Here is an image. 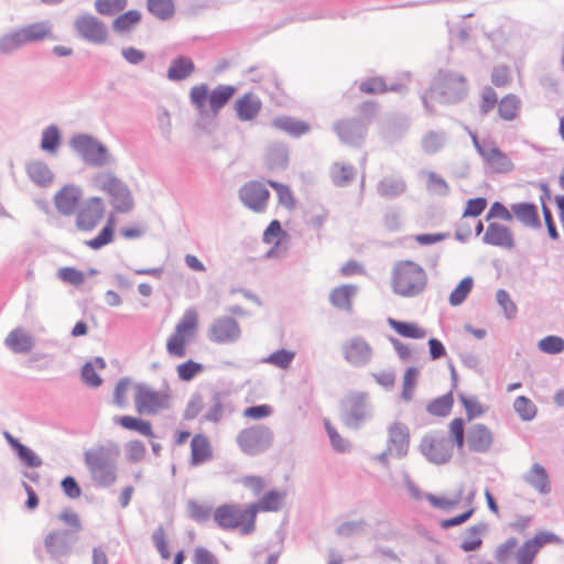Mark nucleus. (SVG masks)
<instances>
[{
	"instance_id": "obj_29",
	"label": "nucleus",
	"mask_w": 564,
	"mask_h": 564,
	"mask_svg": "<svg viewBox=\"0 0 564 564\" xmlns=\"http://www.w3.org/2000/svg\"><path fill=\"white\" fill-rule=\"evenodd\" d=\"M387 323L401 337L423 339L426 336V330L415 322H404L389 317Z\"/></svg>"
},
{
	"instance_id": "obj_43",
	"label": "nucleus",
	"mask_w": 564,
	"mask_h": 564,
	"mask_svg": "<svg viewBox=\"0 0 564 564\" xmlns=\"http://www.w3.org/2000/svg\"><path fill=\"white\" fill-rule=\"evenodd\" d=\"M453 403L454 400L452 393H446L431 401L427 404L426 410L434 416H446L449 414Z\"/></svg>"
},
{
	"instance_id": "obj_8",
	"label": "nucleus",
	"mask_w": 564,
	"mask_h": 564,
	"mask_svg": "<svg viewBox=\"0 0 564 564\" xmlns=\"http://www.w3.org/2000/svg\"><path fill=\"white\" fill-rule=\"evenodd\" d=\"M270 196L265 184L257 180L246 182L239 189L241 203L256 213H263L267 209Z\"/></svg>"
},
{
	"instance_id": "obj_59",
	"label": "nucleus",
	"mask_w": 564,
	"mask_h": 564,
	"mask_svg": "<svg viewBox=\"0 0 564 564\" xmlns=\"http://www.w3.org/2000/svg\"><path fill=\"white\" fill-rule=\"evenodd\" d=\"M59 144V133L55 127H48L43 131L41 148L44 151L55 152Z\"/></svg>"
},
{
	"instance_id": "obj_27",
	"label": "nucleus",
	"mask_w": 564,
	"mask_h": 564,
	"mask_svg": "<svg viewBox=\"0 0 564 564\" xmlns=\"http://www.w3.org/2000/svg\"><path fill=\"white\" fill-rule=\"evenodd\" d=\"M25 44L42 42L53 37L52 24L48 21H39L20 28Z\"/></svg>"
},
{
	"instance_id": "obj_25",
	"label": "nucleus",
	"mask_w": 564,
	"mask_h": 564,
	"mask_svg": "<svg viewBox=\"0 0 564 564\" xmlns=\"http://www.w3.org/2000/svg\"><path fill=\"white\" fill-rule=\"evenodd\" d=\"M44 545L52 556H62L70 549V534L68 531H52L45 536Z\"/></svg>"
},
{
	"instance_id": "obj_6",
	"label": "nucleus",
	"mask_w": 564,
	"mask_h": 564,
	"mask_svg": "<svg viewBox=\"0 0 564 564\" xmlns=\"http://www.w3.org/2000/svg\"><path fill=\"white\" fill-rule=\"evenodd\" d=\"M239 448L248 454L256 455L268 449L273 442V433L265 425H252L241 430L237 435Z\"/></svg>"
},
{
	"instance_id": "obj_50",
	"label": "nucleus",
	"mask_w": 564,
	"mask_h": 564,
	"mask_svg": "<svg viewBox=\"0 0 564 564\" xmlns=\"http://www.w3.org/2000/svg\"><path fill=\"white\" fill-rule=\"evenodd\" d=\"M459 401L462 402L468 421L481 416L485 413V408L478 398L474 395L460 394Z\"/></svg>"
},
{
	"instance_id": "obj_1",
	"label": "nucleus",
	"mask_w": 564,
	"mask_h": 564,
	"mask_svg": "<svg viewBox=\"0 0 564 564\" xmlns=\"http://www.w3.org/2000/svg\"><path fill=\"white\" fill-rule=\"evenodd\" d=\"M448 433L458 449L466 445L473 453L485 454L494 445V433L482 423L471 425L465 437V422L462 417H455L448 424Z\"/></svg>"
},
{
	"instance_id": "obj_22",
	"label": "nucleus",
	"mask_w": 564,
	"mask_h": 564,
	"mask_svg": "<svg viewBox=\"0 0 564 564\" xmlns=\"http://www.w3.org/2000/svg\"><path fill=\"white\" fill-rule=\"evenodd\" d=\"M262 108L261 100L252 93H247L235 102L237 116L242 121L253 120Z\"/></svg>"
},
{
	"instance_id": "obj_3",
	"label": "nucleus",
	"mask_w": 564,
	"mask_h": 564,
	"mask_svg": "<svg viewBox=\"0 0 564 564\" xmlns=\"http://www.w3.org/2000/svg\"><path fill=\"white\" fill-rule=\"evenodd\" d=\"M213 519L221 530H238L242 535L252 534L257 528L254 511L250 505H221L214 510Z\"/></svg>"
},
{
	"instance_id": "obj_2",
	"label": "nucleus",
	"mask_w": 564,
	"mask_h": 564,
	"mask_svg": "<svg viewBox=\"0 0 564 564\" xmlns=\"http://www.w3.org/2000/svg\"><path fill=\"white\" fill-rule=\"evenodd\" d=\"M199 329V313L196 308H186L176 322L173 332L165 341L170 357L182 359L187 355V348Z\"/></svg>"
},
{
	"instance_id": "obj_33",
	"label": "nucleus",
	"mask_w": 564,
	"mask_h": 564,
	"mask_svg": "<svg viewBox=\"0 0 564 564\" xmlns=\"http://www.w3.org/2000/svg\"><path fill=\"white\" fill-rule=\"evenodd\" d=\"M272 124L274 128L295 137L305 134L310 130V126L306 122L286 116L275 118Z\"/></svg>"
},
{
	"instance_id": "obj_16",
	"label": "nucleus",
	"mask_w": 564,
	"mask_h": 564,
	"mask_svg": "<svg viewBox=\"0 0 564 564\" xmlns=\"http://www.w3.org/2000/svg\"><path fill=\"white\" fill-rule=\"evenodd\" d=\"M86 464L99 482L109 485L115 482L116 474L113 467L102 453H89L86 455Z\"/></svg>"
},
{
	"instance_id": "obj_45",
	"label": "nucleus",
	"mask_w": 564,
	"mask_h": 564,
	"mask_svg": "<svg viewBox=\"0 0 564 564\" xmlns=\"http://www.w3.org/2000/svg\"><path fill=\"white\" fill-rule=\"evenodd\" d=\"M113 229H115V218L111 216L106 226L101 229L98 236L94 239L87 240L86 245L94 249H100L101 247L110 243L113 239Z\"/></svg>"
},
{
	"instance_id": "obj_24",
	"label": "nucleus",
	"mask_w": 564,
	"mask_h": 564,
	"mask_svg": "<svg viewBox=\"0 0 564 564\" xmlns=\"http://www.w3.org/2000/svg\"><path fill=\"white\" fill-rule=\"evenodd\" d=\"M524 481L539 494L546 495L551 491V482L546 469L539 463H534L523 476Z\"/></svg>"
},
{
	"instance_id": "obj_57",
	"label": "nucleus",
	"mask_w": 564,
	"mask_h": 564,
	"mask_svg": "<svg viewBox=\"0 0 564 564\" xmlns=\"http://www.w3.org/2000/svg\"><path fill=\"white\" fill-rule=\"evenodd\" d=\"M496 106H498L497 93L491 87H486L480 95L479 109L481 113H489Z\"/></svg>"
},
{
	"instance_id": "obj_30",
	"label": "nucleus",
	"mask_w": 564,
	"mask_h": 564,
	"mask_svg": "<svg viewBox=\"0 0 564 564\" xmlns=\"http://www.w3.org/2000/svg\"><path fill=\"white\" fill-rule=\"evenodd\" d=\"M406 189V184L402 177L386 176L377 186L379 195L383 198H395L401 196Z\"/></svg>"
},
{
	"instance_id": "obj_34",
	"label": "nucleus",
	"mask_w": 564,
	"mask_h": 564,
	"mask_svg": "<svg viewBox=\"0 0 564 564\" xmlns=\"http://www.w3.org/2000/svg\"><path fill=\"white\" fill-rule=\"evenodd\" d=\"M117 422L120 426L126 430H131L140 433L141 435L154 438L155 434L153 433L152 425L149 421L138 419L130 415L120 416L117 419Z\"/></svg>"
},
{
	"instance_id": "obj_18",
	"label": "nucleus",
	"mask_w": 564,
	"mask_h": 564,
	"mask_svg": "<svg viewBox=\"0 0 564 564\" xmlns=\"http://www.w3.org/2000/svg\"><path fill=\"white\" fill-rule=\"evenodd\" d=\"M213 458V446L209 438L204 434H195L191 440L189 464L200 466Z\"/></svg>"
},
{
	"instance_id": "obj_12",
	"label": "nucleus",
	"mask_w": 564,
	"mask_h": 564,
	"mask_svg": "<svg viewBox=\"0 0 564 564\" xmlns=\"http://www.w3.org/2000/svg\"><path fill=\"white\" fill-rule=\"evenodd\" d=\"M74 26L82 37L96 44L105 43L108 37L105 23L91 14L79 15Z\"/></svg>"
},
{
	"instance_id": "obj_37",
	"label": "nucleus",
	"mask_w": 564,
	"mask_h": 564,
	"mask_svg": "<svg viewBox=\"0 0 564 564\" xmlns=\"http://www.w3.org/2000/svg\"><path fill=\"white\" fill-rule=\"evenodd\" d=\"M26 172L30 178L41 186L51 184L54 177L48 166L41 161L31 162L26 166Z\"/></svg>"
},
{
	"instance_id": "obj_36",
	"label": "nucleus",
	"mask_w": 564,
	"mask_h": 564,
	"mask_svg": "<svg viewBox=\"0 0 564 564\" xmlns=\"http://www.w3.org/2000/svg\"><path fill=\"white\" fill-rule=\"evenodd\" d=\"M6 344L15 352H26L32 348L33 340L23 329H14L7 337Z\"/></svg>"
},
{
	"instance_id": "obj_26",
	"label": "nucleus",
	"mask_w": 564,
	"mask_h": 564,
	"mask_svg": "<svg viewBox=\"0 0 564 564\" xmlns=\"http://www.w3.org/2000/svg\"><path fill=\"white\" fill-rule=\"evenodd\" d=\"M358 292L357 285L343 284L334 288L329 293L330 304L343 311H350L352 306V299Z\"/></svg>"
},
{
	"instance_id": "obj_41",
	"label": "nucleus",
	"mask_w": 564,
	"mask_h": 564,
	"mask_svg": "<svg viewBox=\"0 0 564 564\" xmlns=\"http://www.w3.org/2000/svg\"><path fill=\"white\" fill-rule=\"evenodd\" d=\"M24 45H26V44L23 40L20 28L3 34L0 37V53L1 54H10L15 50L21 48Z\"/></svg>"
},
{
	"instance_id": "obj_32",
	"label": "nucleus",
	"mask_w": 564,
	"mask_h": 564,
	"mask_svg": "<svg viewBox=\"0 0 564 564\" xmlns=\"http://www.w3.org/2000/svg\"><path fill=\"white\" fill-rule=\"evenodd\" d=\"M142 13L139 10H129L118 15L112 22V29L120 34L130 33L141 22Z\"/></svg>"
},
{
	"instance_id": "obj_4",
	"label": "nucleus",
	"mask_w": 564,
	"mask_h": 564,
	"mask_svg": "<svg viewBox=\"0 0 564 564\" xmlns=\"http://www.w3.org/2000/svg\"><path fill=\"white\" fill-rule=\"evenodd\" d=\"M425 271L413 261H401L395 264L392 273V289L403 297L419 295L426 286Z\"/></svg>"
},
{
	"instance_id": "obj_53",
	"label": "nucleus",
	"mask_w": 564,
	"mask_h": 564,
	"mask_svg": "<svg viewBox=\"0 0 564 564\" xmlns=\"http://www.w3.org/2000/svg\"><path fill=\"white\" fill-rule=\"evenodd\" d=\"M367 395L365 393H357L349 395L344 401V408L347 412H351L357 419L364 416V408L366 404Z\"/></svg>"
},
{
	"instance_id": "obj_64",
	"label": "nucleus",
	"mask_w": 564,
	"mask_h": 564,
	"mask_svg": "<svg viewBox=\"0 0 564 564\" xmlns=\"http://www.w3.org/2000/svg\"><path fill=\"white\" fill-rule=\"evenodd\" d=\"M192 561L193 564H219L216 555L204 546L195 547Z\"/></svg>"
},
{
	"instance_id": "obj_20",
	"label": "nucleus",
	"mask_w": 564,
	"mask_h": 564,
	"mask_svg": "<svg viewBox=\"0 0 564 564\" xmlns=\"http://www.w3.org/2000/svg\"><path fill=\"white\" fill-rule=\"evenodd\" d=\"M484 241L488 245L503 249H512L514 247V239L511 230L507 226L497 223L488 225L484 235Z\"/></svg>"
},
{
	"instance_id": "obj_7",
	"label": "nucleus",
	"mask_w": 564,
	"mask_h": 564,
	"mask_svg": "<svg viewBox=\"0 0 564 564\" xmlns=\"http://www.w3.org/2000/svg\"><path fill=\"white\" fill-rule=\"evenodd\" d=\"M98 187L112 196L113 207L119 212H127L132 206L130 194L126 186L110 173H100L96 176Z\"/></svg>"
},
{
	"instance_id": "obj_49",
	"label": "nucleus",
	"mask_w": 564,
	"mask_h": 564,
	"mask_svg": "<svg viewBox=\"0 0 564 564\" xmlns=\"http://www.w3.org/2000/svg\"><path fill=\"white\" fill-rule=\"evenodd\" d=\"M148 10L161 20H167L174 14L172 0H148Z\"/></svg>"
},
{
	"instance_id": "obj_39",
	"label": "nucleus",
	"mask_w": 564,
	"mask_h": 564,
	"mask_svg": "<svg viewBox=\"0 0 564 564\" xmlns=\"http://www.w3.org/2000/svg\"><path fill=\"white\" fill-rule=\"evenodd\" d=\"M194 72V63L187 57H178L172 61L167 70V77L172 80L187 78Z\"/></svg>"
},
{
	"instance_id": "obj_5",
	"label": "nucleus",
	"mask_w": 564,
	"mask_h": 564,
	"mask_svg": "<svg viewBox=\"0 0 564 564\" xmlns=\"http://www.w3.org/2000/svg\"><path fill=\"white\" fill-rule=\"evenodd\" d=\"M134 389V404L138 413L155 415L172 406L173 394L169 386L162 391L137 384Z\"/></svg>"
},
{
	"instance_id": "obj_14",
	"label": "nucleus",
	"mask_w": 564,
	"mask_h": 564,
	"mask_svg": "<svg viewBox=\"0 0 564 564\" xmlns=\"http://www.w3.org/2000/svg\"><path fill=\"white\" fill-rule=\"evenodd\" d=\"M345 359L355 367H360L370 361L372 348L361 337H355L347 340L341 347Z\"/></svg>"
},
{
	"instance_id": "obj_15",
	"label": "nucleus",
	"mask_w": 564,
	"mask_h": 564,
	"mask_svg": "<svg viewBox=\"0 0 564 564\" xmlns=\"http://www.w3.org/2000/svg\"><path fill=\"white\" fill-rule=\"evenodd\" d=\"M82 197L83 193L79 187L65 185L55 194L54 204L58 213L70 216L78 209Z\"/></svg>"
},
{
	"instance_id": "obj_11",
	"label": "nucleus",
	"mask_w": 564,
	"mask_h": 564,
	"mask_svg": "<svg viewBox=\"0 0 564 564\" xmlns=\"http://www.w3.org/2000/svg\"><path fill=\"white\" fill-rule=\"evenodd\" d=\"M72 147L89 164L101 165L108 160L106 148L90 137H75Z\"/></svg>"
},
{
	"instance_id": "obj_46",
	"label": "nucleus",
	"mask_w": 564,
	"mask_h": 564,
	"mask_svg": "<svg viewBox=\"0 0 564 564\" xmlns=\"http://www.w3.org/2000/svg\"><path fill=\"white\" fill-rule=\"evenodd\" d=\"M482 528L480 525H473L467 529L460 547L465 552L478 550L482 545L481 539Z\"/></svg>"
},
{
	"instance_id": "obj_44",
	"label": "nucleus",
	"mask_w": 564,
	"mask_h": 564,
	"mask_svg": "<svg viewBox=\"0 0 564 564\" xmlns=\"http://www.w3.org/2000/svg\"><path fill=\"white\" fill-rule=\"evenodd\" d=\"M204 371V366L193 359H187L176 366V373L181 381H191Z\"/></svg>"
},
{
	"instance_id": "obj_9",
	"label": "nucleus",
	"mask_w": 564,
	"mask_h": 564,
	"mask_svg": "<svg viewBox=\"0 0 564 564\" xmlns=\"http://www.w3.org/2000/svg\"><path fill=\"white\" fill-rule=\"evenodd\" d=\"M421 453L434 464L447 463L453 454L449 441L442 434H427L420 444Z\"/></svg>"
},
{
	"instance_id": "obj_19",
	"label": "nucleus",
	"mask_w": 564,
	"mask_h": 564,
	"mask_svg": "<svg viewBox=\"0 0 564 564\" xmlns=\"http://www.w3.org/2000/svg\"><path fill=\"white\" fill-rule=\"evenodd\" d=\"M410 444L409 427L400 422L393 423L389 430V446L390 454L403 456L406 454Z\"/></svg>"
},
{
	"instance_id": "obj_54",
	"label": "nucleus",
	"mask_w": 564,
	"mask_h": 564,
	"mask_svg": "<svg viewBox=\"0 0 564 564\" xmlns=\"http://www.w3.org/2000/svg\"><path fill=\"white\" fill-rule=\"evenodd\" d=\"M417 370L413 367L406 369L403 376L402 398L406 401L412 400L416 387Z\"/></svg>"
},
{
	"instance_id": "obj_55",
	"label": "nucleus",
	"mask_w": 564,
	"mask_h": 564,
	"mask_svg": "<svg viewBox=\"0 0 564 564\" xmlns=\"http://www.w3.org/2000/svg\"><path fill=\"white\" fill-rule=\"evenodd\" d=\"M512 80V74L510 67L506 65H498L494 67L491 72V83L496 87H506Z\"/></svg>"
},
{
	"instance_id": "obj_58",
	"label": "nucleus",
	"mask_w": 564,
	"mask_h": 564,
	"mask_svg": "<svg viewBox=\"0 0 564 564\" xmlns=\"http://www.w3.org/2000/svg\"><path fill=\"white\" fill-rule=\"evenodd\" d=\"M273 413V408L269 404H259L243 410L242 416L247 420L259 421L269 417Z\"/></svg>"
},
{
	"instance_id": "obj_35",
	"label": "nucleus",
	"mask_w": 564,
	"mask_h": 564,
	"mask_svg": "<svg viewBox=\"0 0 564 564\" xmlns=\"http://www.w3.org/2000/svg\"><path fill=\"white\" fill-rule=\"evenodd\" d=\"M236 89L232 86L219 85L217 86L208 97L209 107L214 115L231 99Z\"/></svg>"
},
{
	"instance_id": "obj_40",
	"label": "nucleus",
	"mask_w": 564,
	"mask_h": 564,
	"mask_svg": "<svg viewBox=\"0 0 564 564\" xmlns=\"http://www.w3.org/2000/svg\"><path fill=\"white\" fill-rule=\"evenodd\" d=\"M105 368V362L101 358H96L94 361L87 362L82 369V378L84 382L93 388L99 387L102 382L97 373V370Z\"/></svg>"
},
{
	"instance_id": "obj_21",
	"label": "nucleus",
	"mask_w": 564,
	"mask_h": 564,
	"mask_svg": "<svg viewBox=\"0 0 564 564\" xmlns=\"http://www.w3.org/2000/svg\"><path fill=\"white\" fill-rule=\"evenodd\" d=\"M286 492L284 490H270L257 502L250 503L254 511V519L259 512H276L282 509Z\"/></svg>"
},
{
	"instance_id": "obj_52",
	"label": "nucleus",
	"mask_w": 564,
	"mask_h": 564,
	"mask_svg": "<svg viewBox=\"0 0 564 564\" xmlns=\"http://www.w3.org/2000/svg\"><path fill=\"white\" fill-rule=\"evenodd\" d=\"M538 348L549 355L560 354L564 350V339L560 336L550 335L539 340Z\"/></svg>"
},
{
	"instance_id": "obj_38",
	"label": "nucleus",
	"mask_w": 564,
	"mask_h": 564,
	"mask_svg": "<svg viewBox=\"0 0 564 564\" xmlns=\"http://www.w3.org/2000/svg\"><path fill=\"white\" fill-rule=\"evenodd\" d=\"M268 185L274 189L279 205L290 212L296 208L297 202L289 185L275 181H269Z\"/></svg>"
},
{
	"instance_id": "obj_63",
	"label": "nucleus",
	"mask_w": 564,
	"mask_h": 564,
	"mask_svg": "<svg viewBox=\"0 0 564 564\" xmlns=\"http://www.w3.org/2000/svg\"><path fill=\"white\" fill-rule=\"evenodd\" d=\"M496 299L498 304L501 306V308L505 312V315L508 318H512L517 314V306L511 300L509 293L505 290H498L496 294Z\"/></svg>"
},
{
	"instance_id": "obj_48",
	"label": "nucleus",
	"mask_w": 564,
	"mask_h": 564,
	"mask_svg": "<svg viewBox=\"0 0 564 564\" xmlns=\"http://www.w3.org/2000/svg\"><path fill=\"white\" fill-rule=\"evenodd\" d=\"M513 409L523 421H532L538 413L535 404L524 395L514 400Z\"/></svg>"
},
{
	"instance_id": "obj_28",
	"label": "nucleus",
	"mask_w": 564,
	"mask_h": 564,
	"mask_svg": "<svg viewBox=\"0 0 564 564\" xmlns=\"http://www.w3.org/2000/svg\"><path fill=\"white\" fill-rule=\"evenodd\" d=\"M511 212L521 224L527 227L536 228L540 226L538 207L531 203H518L511 205Z\"/></svg>"
},
{
	"instance_id": "obj_61",
	"label": "nucleus",
	"mask_w": 564,
	"mask_h": 564,
	"mask_svg": "<svg viewBox=\"0 0 564 564\" xmlns=\"http://www.w3.org/2000/svg\"><path fill=\"white\" fill-rule=\"evenodd\" d=\"M153 543L159 551L161 557L163 560H169L171 557V552L169 550L166 535L163 527H159L152 534Z\"/></svg>"
},
{
	"instance_id": "obj_23",
	"label": "nucleus",
	"mask_w": 564,
	"mask_h": 564,
	"mask_svg": "<svg viewBox=\"0 0 564 564\" xmlns=\"http://www.w3.org/2000/svg\"><path fill=\"white\" fill-rule=\"evenodd\" d=\"M338 138L347 144H357L366 135V128L354 120H341L335 126Z\"/></svg>"
},
{
	"instance_id": "obj_13",
	"label": "nucleus",
	"mask_w": 564,
	"mask_h": 564,
	"mask_svg": "<svg viewBox=\"0 0 564 564\" xmlns=\"http://www.w3.org/2000/svg\"><path fill=\"white\" fill-rule=\"evenodd\" d=\"M240 336V327L232 317H219L214 321L208 330V337L216 344H229Z\"/></svg>"
},
{
	"instance_id": "obj_62",
	"label": "nucleus",
	"mask_w": 564,
	"mask_h": 564,
	"mask_svg": "<svg viewBox=\"0 0 564 564\" xmlns=\"http://www.w3.org/2000/svg\"><path fill=\"white\" fill-rule=\"evenodd\" d=\"M131 389V382L129 379H121L113 393V401L119 408H124L128 404V393Z\"/></svg>"
},
{
	"instance_id": "obj_42",
	"label": "nucleus",
	"mask_w": 564,
	"mask_h": 564,
	"mask_svg": "<svg viewBox=\"0 0 564 564\" xmlns=\"http://www.w3.org/2000/svg\"><path fill=\"white\" fill-rule=\"evenodd\" d=\"M544 540L536 536L534 540L527 541L521 549L517 552L518 564H532L539 547L543 544Z\"/></svg>"
},
{
	"instance_id": "obj_51",
	"label": "nucleus",
	"mask_w": 564,
	"mask_h": 564,
	"mask_svg": "<svg viewBox=\"0 0 564 564\" xmlns=\"http://www.w3.org/2000/svg\"><path fill=\"white\" fill-rule=\"evenodd\" d=\"M127 7V0H96L95 9L101 15H113Z\"/></svg>"
},
{
	"instance_id": "obj_10",
	"label": "nucleus",
	"mask_w": 564,
	"mask_h": 564,
	"mask_svg": "<svg viewBox=\"0 0 564 564\" xmlns=\"http://www.w3.org/2000/svg\"><path fill=\"white\" fill-rule=\"evenodd\" d=\"M105 216V204L99 197L88 198L76 214V227L80 231L90 232L96 229Z\"/></svg>"
},
{
	"instance_id": "obj_31",
	"label": "nucleus",
	"mask_w": 564,
	"mask_h": 564,
	"mask_svg": "<svg viewBox=\"0 0 564 564\" xmlns=\"http://www.w3.org/2000/svg\"><path fill=\"white\" fill-rule=\"evenodd\" d=\"M521 100L514 94L503 96L498 102V115L502 120L512 121L520 112Z\"/></svg>"
},
{
	"instance_id": "obj_47",
	"label": "nucleus",
	"mask_w": 564,
	"mask_h": 564,
	"mask_svg": "<svg viewBox=\"0 0 564 564\" xmlns=\"http://www.w3.org/2000/svg\"><path fill=\"white\" fill-rule=\"evenodd\" d=\"M474 286V281L470 276L464 278L458 285L449 294V304L452 306L460 305L468 294L471 292Z\"/></svg>"
},
{
	"instance_id": "obj_60",
	"label": "nucleus",
	"mask_w": 564,
	"mask_h": 564,
	"mask_svg": "<svg viewBox=\"0 0 564 564\" xmlns=\"http://www.w3.org/2000/svg\"><path fill=\"white\" fill-rule=\"evenodd\" d=\"M57 275L62 281L73 285H80L85 281L84 272L70 267L61 268Z\"/></svg>"
},
{
	"instance_id": "obj_17",
	"label": "nucleus",
	"mask_w": 564,
	"mask_h": 564,
	"mask_svg": "<svg viewBox=\"0 0 564 564\" xmlns=\"http://www.w3.org/2000/svg\"><path fill=\"white\" fill-rule=\"evenodd\" d=\"M487 165L496 173H507L513 169L510 158L497 147H477Z\"/></svg>"
},
{
	"instance_id": "obj_56",
	"label": "nucleus",
	"mask_w": 564,
	"mask_h": 564,
	"mask_svg": "<svg viewBox=\"0 0 564 564\" xmlns=\"http://www.w3.org/2000/svg\"><path fill=\"white\" fill-rule=\"evenodd\" d=\"M355 175V170L352 166L344 165V164H335L332 169V177L337 185H345L348 183Z\"/></svg>"
}]
</instances>
